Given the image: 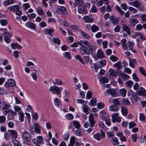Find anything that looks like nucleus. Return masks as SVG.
<instances>
[{"label":"nucleus","mask_w":146,"mask_h":146,"mask_svg":"<svg viewBox=\"0 0 146 146\" xmlns=\"http://www.w3.org/2000/svg\"><path fill=\"white\" fill-rule=\"evenodd\" d=\"M91 29L93 32L95 33L99 30V28L96 25H93L91 27Z\"/></svg>","instance_id":"34"},{"label":"nucleus","mask_w":146,"mask_h":146,"mask_svg":"<svg viewBox=\"0 0 146 146\" xmlns=\"http://www.w3.org/2000/svg\"><path fill=\"white\" fill-rule=\"evenodd\" d=\"M84 19L86 23H92L94 22V19L88 16H85L83 18Z\"/></svg>","instance_id":"23"},{"label":"nucleus","mask_w":146,"mask_h":146,"mask_svg":"<svg viewBox=\"0 0 146 146\" xmlns=\"http://www.w3.org/2000/svg\"><path fill=\"white\" fill-rule=\"evenodd\" d=\"M55 104L56 106H58L60 104V100L58 98H55L54 100Z\"/></svg>","instance_id":"62"},{"label":"nucleus","mask_w":146,"mask_h":146,"mask_svg":"<svg viewBox=\"0 0 146 146\" xmlns=\"http://www.w3.org/2000/svg\"><path fill=\"white\" fill-rule=\"evenodd\" d=\"M75 59L77 60H79V61L82 64L84 65L85 64L81 56L79 55H77L75 56Z\"/></svg>","instance_id":"32"},{"label":"nucleus","mask_w":146,"mask_h":146,"mask_svg":"<svg viewBox=\"0 0 146 146\" xmlns=\"http://www.w3.org/2000/svg\"><path fill=\"white\" fill-rule=\"evenodd\" d=\"M0 22L1 25L3 26H5L8 23L7 21L5 19L1 20Z\"/></svg>","instance_id":"64"},{"label":"nucleus","mask_w":146,"mask_h":146,"mask_svg":"<svg viewBox=\"0 0 146 146\" xmlns=\"http://www.w3.org/2000/svg\"><path fill=\"white\" fill-rule=\"evenodd\" d=\"M32 141L36 146H40V144L43 143V139L41 136H37L33 139Z\"/></svg>","instance_id":"3"},{"label":"nucleus","mask_w":146,"mask_h":146,"mask_svg":"<svg viewBox=\"0 0 146 146\" xmlns=\"http://www.w3.org/2000/svg\"><path fill=\"white\" fill-rule=\"evenodd\" d=\"M87 48L84 46H81L79 49L80 53L81 55L85 54L87 53Z\"/></svg>","instance_id":"16"},{"label":"nucleus","mask_w":146,"mask_h":146,"mask_svg":"<svg viewBox=\"0 0 146 146\" xmlns=\"http://www.w3.org/2000/svg\"><path fill=\"white\" fill-rule=\"evenodd\" d=\"M89 109V107L87 105H85L83 108V110L85 113H87Z\"/></svg>","instance_id":"56"},{"label":"nucleus","mask_w":146,"mask_h":146,"mask_svg":"<svg viewBox=\"0 0 146 146\" xmlns=\"http://www.w3.org/2000/svg\"><path fill=\"white\" fill-rule=\"evenodd\" d=\"M114 66L117 67V69L119 70L121 68V64L120 62H118L114 64Z\"/></svg>","instance_id":"47"},{"label":"nucleus","mask_w":146,"mask_h":146,"mask_svg":"<svg viewBox=\"0 0 146 146\" xmlns=\"http://www.w3.org/2000/svg\"><path fill=\"white\" fill-rule=\"evenodd\" d=\"M113 100V103L114 104V105L117 106L120 104V102H119L118 99L115 98Z\"/></svg>","instance_id":"61"},{"label":"nucleus","mask_w":146,"mask_h":146,"mask_svg":"<svg viewBox=\"0 0 146 146\" xmlns=\"http://www.w3.org/2000/svg\"><path fill=\"white\" fill-rule=\"evenodd\" d=\"M76 137L73 136L71 137L70 141V144L74 145L75 143Z\"/></svg>","instance_id":"57"},{"label":"nucleus","mask_w":146,"mask_h":146,"mask_svg":"<svg viewBox=\"0 0 146 146\" xmlns=\"http://www.w3.org/2000/svg\"><path fill=\"white\" fill-rule=\"evenodd\" d=\"M14 109L15 111L17 112H20L22 110V109L20 107L17 106H15L14 107Z\"/></svg>","instance_id":"51"},{"label":"nucleus","mask_w":146,"mask_h":146,"mask_svg":"<svg viewBox=\"0 0 146 146\" xmlns=\"http://www.w3.org/2000/svg\"><path fill=\"white\" fill-rule=\"evenodd\" d=\"M115 9L121 15H124V12L121 10L118 6L117 5L115 6Z\"/></svg>","instance_id":"42"},{"label":"nucleus","mask_w":146,"mask_h":146,"mask_svg":"<svg viewBox=\"0 0 146 146\" xmlns=\"http://www.w3.org/2000/svg\"><path fill=\"white\" fill-rule=\"evenodd\" d=\"M89 121L90 123V127H92L94 126L96 123L94 120V115L93 114H90L89 116Z\"/></svg>","instance_id":"9"},{"label":"nucleus","mask_w":146,"mask_h":146,"mask_svg":"<svg viewBox=\"0 0 146 146\" xmlns=\"http://www.w3.org/2000/svg\"><path fill=\"white\" fill-rule=\"evenodd\" d=\"M138 22L139 21L137 19H132L130 20L129 23L131 26L134 27L135 25L138 23Z\"/></svg>","instance_id":"25"},{"label":"nucleus","mask_w":146,"mask_h":146,"mask_svg":"<svg viewBox=\"0 0 146 146\" xmlns=\"http://www.w3.org/2000/svg\"><path fill=\"white\" fill-rule=\"evenodd\" d=\"M96 101L94 99L91 100L89 103V105L90 106H94L96 105Z\"/></svg>","instance_id":"54"},{"label":"nucleus","mask_w":146,"mask_h":146,"mask_svg":"<svg viewBox=\"0 0 146 146\" xmlns=\"http://www.w3.org/2000/svg\"><path fill=\"white\" fill-rule=\"evenodd\" d=\"M122 102L125 105H129L130 104L129 101L127 99H124L122 100Z\"/></svg>","instance_id":"63"},{"label":"nucleus","mask_w":146,"mask_h":146,"mask_svg":"<svg viewBox=\"0 0 146 146\" xmlns=\"http://www.w3.org/2000/svg\"><path fill=\"white\" fill-rule=\"evenodd\" d=\"M100 81L102 83H108V80L107 78L103 77L101 79Z\"/></svg>","instance_id":"50"},{"label":"nucleus","mask_w":146,"mask_h":146,"mask_svg":"<svg viewBox=\"0 0 146 146\" xmlns=\"http://www.w3.org/2000/svg\"><path fill=\"white\" fill-rule=\"evenodd\" d=\"M90 11L93 13H96L97 12V8L94 5H93L92 7L91 8Z\"/></svg>","instance_id":"58"},{"label":"nucleus","mask_w":146,"mask_h":146,"mask_svg":"<svg viewBox=\"0 0 146 146\" xmlns=\"http://www.w3.org/2000/svg\"><path fill=\"white\" fill-rule=\"evenodd\" d=\"M18 114L19 115V119L21 122H23L24 120V113L22 111H20L18 113Z\"/></svg>","instance_id":"40"},{"label":"nucleus","mask_w":146,"mask_h":146,"mask_svg":"<svg viewBox=\"0 0 146 146\" xmlns=\"http://www.w3.org/2000/svg\"><path fill=\"white\" fill-rule=\"evenodd\" d=\"M134 45V43L133 42H127L126 45L125 46L124 49L127 50H130L132 49Z\"/></svg>","instance_id":"14"},{"label":"nucleus","mask_w":146,"mask_h":146,"mask_svg":"<svg viewBox=\"0 0 146 146\" xmlns=\"http://www.w3.org/2000/svg\"><path fill=\"white\" fill-rule=\"evenodd\" d=\"M100 131L101 134L100 133H98L94 135V139L98 141L100 140L101 138H103L105 137V135L104 131L101 129L100 130Z\"/></svg>","instance_id":"6"},{"label":"nucleus","mask_w":146,"mask_h":146,"mask_svg":"<svg viewBox=\"0 0 146 146\" xmlns=\"http://www.w3.org/2000/svg\"><path fill=\"white\" fill-rule=\"evenodd\" d=\"M65 117L68 120H71L73 119L74 116L72 114L68 113L66 115Z\"/></svg>","instance_id":"48"},{"label":"nucleus","mask_w":146,"mask_h":146,"mask_svg":"<svg viewBox=\"0 0 146 146\" xmlns=\"http://www.w3.org/2000/svg\"><path fill=\"white\" fill-rule=\"evenodd\" d=\"M73 123L74 126L77 129H79L80 127V123L77 121H73Z\"/></svg>","instance_id":"46"},{"label":"nucleus","mask_w":146,"mask_h":146,"mask_svg":"<svg viewBox=\"0 0 146 146\" xmlns=\"http://www.w3.org/2000/svg\"><path fill=\"white\" fill-rule=\"evenodd\" d=\"M127 90L125 88H122L119 90L120 95L122 96L125 97L126 96Z\"/></svg>","instance_id":"20"},{"label":"nucleus","mask_w":146,"mask_h":146,"mask_svg":"<svg viewBox=\"0 0 146 146\" xmlns=\"http://www.w3.org/2000/svg\"><path fill=\"white\" fill-rule=\"evenodd\" d=\"M19 7L17 5H14L10 7V9L11 11H17L19 10Z\"/></svg>","instance_id":"49"},{"label":"nucleus","mask_w":146,"mask_h":146,"mask_svg":"<svg viewBox=\"0 0 146 146\" xmlns=\"http://www.w3.org/2000/svg\"><path fill=\"white\" fill-rule=\"evenodd\" d=\"M110 59L113 62H115L118 60V58L117 57L113 55H112L110 56Z\"/></svg>","instance_id":"53"},{"label":"nucleus","mask_w":146,"mask_h":146,"mask_svg":"<svg viewBox=\"0 0 146 146\" xmlns=\"http://www.w3.org/2000/svg\"><path fill=\"white\" fill-rule=\"evenodd\" d=\"M10 107L9 104H8L5 102H1L0 100V110H6L8 109Z\"/></svg>","instance_id":"7"},{"label":"nucleus","mask_w":146,"mask_h":146,"mask_svg":"<svg viewBox=\"0 0 146 146\" xmlns=\"http://www.w3.org/2000/svg\"><path fill=\"white\" fill-rule=\"evenodd\" d=\"M104 104L102 102L99 103L97 104V106L99 109L103 108L104 107Z\"/></svg>","instance_id":"59"},{"label":"nucleus","mask_w":146,"mask_h":146,"mask_svg":"<svg viewBox=\"0 0 146 146\" xmlns=\"http://www.w3.org/2000/svg\"><path fill=\"white\" fill-rule=\"evenodd\" d=\"M11 138V135L9 132H7L4 133V138L6 140L9 141Z\"/></svg>","instance_id":"30"},{"label":"nucleus","mask_w":146,"mask_h":146,"mask_svg":"<svg viewBox=\"0 0 146 146\" xmlns=\"http://www.w3.org/2000/svg\"><path fill=\"white\" fill-rule=\"evenodd\" d=\"M74 4L75 7H76L77 6L83 5L84 1L83 0H76Z\"/></svg>","instance_id":"26"},{"label":"nucleus","mask_w":146,"mask_h":146,"mask_svg":"<svg viewBox=\"0 0 146 146\" xmlns=\"http://www.w3.org/2000/svg\"><path fill=\"white\" fill-rule=\"evenodd\" d=\"M54 30L53 28H47L44 29V32L45 34H48L50 36L53 35V33L54 32Z\"/></svg>","instance_id":"15"},{"label":"nucleus","mask_w":146,"mask_h":146,"mask_svg":"<svg viewBox=\"0 0 146 146\" xmlns=\"http://www.w3.org/2000/svg\"><path fill=\"white\" fill-rule=\"evenodd\" d=\"M78 11L80 14L83 13L86 14L87 13L86 7L83 5L78 6Z\"/></svg>","instance_id":"10"},{"label":"nucleus","mask_w":146,"mask_h":146,"mask_svg":"<svg viewBox=\"0 0 146 146\" xmlns=\"http://www.w3.org/2000/svg\"><path fill=\"white\" fill-rule=\"evenodd\" d=\"M34 126H31V129L30 130L32 131V133H35V131L37 133L39 134L40 133V129L39 124L35 123H34Z\"/></svg>","instance_id":"4"},{"label":"nucleus","mask_w":146,"mask_h":146,"mask_svg":"<svg viewBox=\"0 0 146 146\" xmlns=\"http://www.w3.org/2000/svg\"><path fill=\"white\" fill-rule=\"evenodd\" d=\"M97 56L98 58H102L105 57L103 52L100 49L98 50V51Z\"/></svg>","instance_id":"29"},{"label":"nucleus","mask_w":146,"mask_h":146,"mask_svg":"<svg viewBox=\"0 0 146 146\" xmlns=\"http://www.w3.org/2000/svg\"><path fill=\"white\" fill-rule=\"evenodd\" d=\"M139 70L141 73L145 76H146V72L145 69L142 66L140 67Z\"/></svg>","instance_id":"45"},{"label":"nucleus","mask_w":146,"mask_h":146,"mask_svg":"<svg viewBox=\"0 0 146 146\" xmlns=\"http://www.w3.org/2000/svg\"><path fill=\"white\" fill-rule=\"evenodd\" d=\"M116 93L115 90L113 89H110L106 91V92L105 93L106 95L111 94L112 96H114Z\"/></svg>","instance_id":"19"},{"label":"nucleus","mask_w":146,"mask_h":146,"mask_svg":"<svg viewBox=\"0 0 146 146\" xmlns=\"http://www.w3.org/2000/svg\"><path fill=\"white\" fill-rule=\"evenodd\" d=\"M100 117L102 120H105L106 119V112L104 110H102L100 112Z\"/></svg>","instance_id":"24"},{"label":"nucleus","mask_w":146,"mask_h":146,"mask_svg":"<svg viewBox=\"0 0 146 146\" xmlns=\"http://www.w3.org/2000/svg\"><path fill=\"white\" fill-rule=\"evenodd\" d=\"M78 43H79V44L81 46H84V45H83V44L86 46H88L89 45V43L86 40H81L80 41H78Z\"/></svg>","instance_id":"39"},{"label":"nucleus","mask_w":146,"mask_h":146,"mask_svg":"<svg viewBox=\"0 0 146 146\" xmlns=\"http://www.w3.org/2000/svg\"><path fill=\"white\" fill-rule=\"evenodd\" d=\"M63 89L61 87H59L55 86H52L49 89V91L54 94L59 95Z\"/></svg>","instance_id":"2"},{"label":"nucleus","mask_w":146,"mask_h":146,"mask_svg":"<svg viewBox=\"0 0 146 146\" xmlns=\"http://www.w3.org/2000/svg\"><path fill=\"white\" fill-rule=\"evenodd\" d=\"M109 74L112 76H114L116 77L117 76V73L113 69L110 68L109 71Z\"/></svg>","instance_id":"28"},{"label":"nucleus","mask_w":146,"mask_h":146,"mask_svg":"<svg viewBox=\"0 0 146 146\" xmlns=\"http://www.w3.org/2000/svg\"><path fill=\"white\" fill-rule=\"evenodd\" d=\"M80 31L81 35L82 36L87 39H88L90 38V36L87 33L81 30H80Z\"/></svg>","instance_id":"38"},{"label":"nucleus","mask_w":146,"mask_h":146,"mask_svg":"<svg viewBox=\"0 0 146 146\" xmlns=\"http://www.w3.org/2000/svg\"><path fill=\"white\" fill-rule=\"evenodd\" d=\"M133 83L131 80H129L127 81L125 84V86L129 88H131L133 86Z\"/></svg>","instance_id":"35"},{"label":"nucleus","mask_w":146,"mask_h":146,"mask_svg":"<svg viewBox=\"0 0 146 146\" xmlns=\"http://www.w3.org/2000/svg\"><path fill=\"white\" fill-rule=\"evenodd\" d=\"M56 11L58 13L60 14L66 15L68 14L66 9L64 7L58 6L56 10Z\"/></svg>","instance_id":"8"},{"label":"nucleus","mask_w":146,"mask_h":146,"mask_svg":"<svg viewBox=\"0 0 146 146\" xmlns=\"http://www.w3.org/2000/svg\"><path fill=\"white\" fill-rule=\"evenodd\" d=\"M110 19L113 23L117 24L119 22L117 19L114 16H111L110 17Z\"/></svg>","instance_id":"31"},{"label":"nucleus","mask_w":146,"mask_h":146,"mask_svg":"<svg viewBox=\"0 0 146 146\" xmlns=\"http://www.w3.org/2000/svg\"><path fill=\"white\" fill-rule=\"evenodd\" d=\"M119 110L118 106L115 105H112L109 108V110L110 111H117Z\"/></svg>","instance_id":"21"},{"label":"nucleus","mask_w":146,"mask_h":146,"mask_svg":"<svg viewBox=\"0 0 146 146\" xmlns=\"http://www.w3.org/2000/svg\"><path fill=\"white\" fill-rule=\"evenodd\" d=\"M64 57L66 59L70 60L71 59V56L70 53L68 52H64L63 54Z\"/></svg>","instance_id":"37"},{"label":"nucleus","mask_w":146,"mask_h":146,"mask_svg":"<svg viewBox=\"0 0 146 146\" xmlns=\"http://www.w3.org/2000/svg\"><path fill=\"white\" fill-rule=\"evenodd\" d=\"M15 82L13 80L10 79L7 81L5 83V85L7 87H14L15 85Z\"/></svg>","instance_id":"11"},{"label":"nucleus","mask_w":146,"mask_h":146,"mask_svg":"<svg viewBox=\"0 0 146 146\" xmlns=\"http://www.w3.org/2000/svg\"><path fill=\"white\" fill-rule=\"evenodd\" d=\"M11 46L12 48L13 49H15L18 48V49H21L22 47L20 45H19L17 43H13L11 44Z\"/></svg>","instance_id":"17"},{"label":"nucleus","mask_w":146,"mask_h":146,"mask_svg":"<svg viewBox=\"0 0 146 146\" xmlns=\"http://www.w3.org/2000/svg\"><path fill=\"white\" fill-rule=\"evenodd\" d=\"M4 36L5 41L7 43H9L11 41L10 38L12 36V34L10 32H5L3 35Z\"/></svg>","instance_id":"5"},{"label":"nucleus","mask_w":146,"mask_h":146,"mask_svg":"<svg viewBox=\"0 0 146 146\" xmlns=\"http://www.w3.org/2000/svg\"><path fill=\"white\" fill-rule=\"evenodd\" d=\"M137 95L146 96V90H145L144 88L141 87L137 92Z\"/></svg>","instance_id":"13"},{"label":"nucleus","mask_w":146,"mask_h":146,"mask_svg":"<svg viewBox=\"0 0 146 146\" xmlns=\"http://www.w3.org/2000/svg\"><path fill=\"white\" fill-rule=\"evenodd\" d=\"M36 10L39 15H42L43 14V11L42 9L40 7H38Z\"/></svg>","instance_id":"55"},{"label":"nucleus","mask_w":146,"mask_h":146,"mask_svg":"<svg viewBox=\"0 0 146 146\" xmlns=\"http://www.w3.org/2000/svg\"><path fill=\"white\" fill-rule=\"evenodd\" d=\"M52 83L54 85H58L63 84L61 80L56 79L53 80Z\"/></svg>","instance_id":"27"},{"label":"nucleus","mask_w":146,"mask_h":146,"mask_svg":"<svg viewBox=\"0 0 146 146\" xmlns=\"http://www.w3.org/2000/svg\"><path fill=\"white\" fill-rule=\"evenodd\" d=\"M21 137L23 143L29 145L30 144L31 136L30 134L27 131L21 133Z\"/></svg>","instance_id":"1"},{"label":"nucleus","mask_w":146,"mask_h":146,"mask_svg":"<svg viewBox=\"0 0 146 146\" xmlns=\"http://www.w3.org/2000/svg\"><path fill=\"white\" fill-rule=\"evenodd\" d=\"M136 60L135 59L130 60L129 63V66L133 68H134V64L136 63Z\"/></svg>","instance_id":"41"},{"label":"nucleus","mask_w":146,"mask_h":146,"mask_svg":"<svg viewBox=\"0 0 146 146\" xmlns=\"http://www.w3.org/2000/svg\"><path fill=\"white\" fill-rule=\"evenodd\" d=\"M107 134L109 137L111 138V137H114L115 133L113 131H109L107 133Z\"/></svg>","instance_id":"60"},{"label":"nucleus","mask_w":146,"mask_h":146,"mask_svg":"<svg viewBox=\"0 0 146 146\" xmlns=\"http://www.w3.org/2000/svg\"><path fill=\"white\" fill-rule=\"evenodd\" d=\"M96 47L94 46H91L88 49V51L89 53L93 54L94 53L96 49Z\"/></svg>","instance_id":"43"},{"label":"nucleus","mask_w":146,"mask_h":146,"mask_svg":"<svg viewBox=\"0 0 146 146\" xmlns=\"http://www.w3.org/2000/svg\"><path fill=\"white\" fill-rule=\"evenodd\" d=\"M121 111L122 114L124 116H126L127 115L128 111L126 108L122 107L121 108Z\"/></svg>","instance_id":"36"},{"label":"nucleus","mask_w":146,"mask_h":146,"mask_svg":"<svg viewBox=\"0 0 146 146\" xmlns=\"http://www.w3.org/2000/svg\"><path fill=\"white\" fill-rule=\"evenodd\" d=\"M25 25L33 29H35L36 28V25L35 24L31 22H27L25 23Z\"/></svg>","instance_id":"18"},{"label":"nucleus","mask_w":146,"mask_h":146,"mask_svg":"<svg viewBox=\"0 0 146 146\" xmlns=\"http://www.w3.org/2000/svg\"><path fill=\"white\" fill-rule=\"evenodd\" d=\"M111 138L112 140V143L113 145H118L119 142L117 138L115 137H111Z\"/></svg>","instance_id":"33"},{"label":"nucleus","mask_w":146,"mask_h":146,"mask_svg":"<svg viewBox=\"0 0 146 146\" xmlns=\"http://www.w3.org/2000/svg\"><path fill=\"white\" fill-rule=\"evenodd\" d=\"M8 131L10 133L11 137L12 136L13 137L16 138H17L18 136V134L17 132L14 130H8Z\"/></svg>","instance_id":"22"},{"label":"nucleus","mask_w":146,"mask_h":146,"mask_svg":"<svg viewBox=\"0 0 146 146\" xmlns=\"http://www.w3.org/2000/svg\"><path fill=\"white\" fill-rule=\"evenodd\" d=\"M121 28L123 30L126 32L129 35H131V32L130 29L127 25L125 24H123L121 25Z\"/></svg>","instance_id":"12"},{"label":"nucleus","mask_w":146,"mask_h":146,"mask_svg":"<svg viewBox=\"0 0 146 146\" xmlns=\"http://www.w3.org/2000/svg\"><path fill=\"white\" fill-rule=\"evenodd\" d=\"M121 77L123 80L125 81L128 80L129 78L128 75L125 74H122Z\"/></svg>","instance_id":"52"},{"label":"nucleus","mask_w":146,"mask_h":146,"mask_svg":"<svg viewBox=\"0 0 146 146\" xmlns=\"http://www.w3.org/2000/svg\"><path fill=\"white\" fill-rule=\"evenodd\" d=\"M13 0H7L5 1L3 3V4L5 6H7L13 3Z\"/></svg>","instance_id":"44"}]
</instances>
